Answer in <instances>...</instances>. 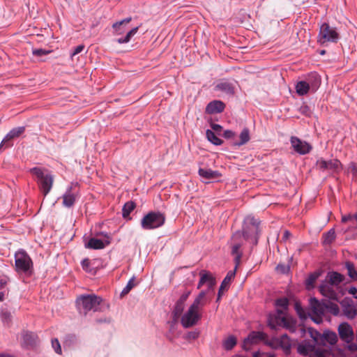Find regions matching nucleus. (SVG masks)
<instances>
[{"label": "nucleus", "instance_id": "7", "mask_svg": "<svg viewBox=\"0 0 357 357\" xmlns=\"http://www.w3.org/2000/svg\"><path fill=\"white\" fill-rule=\"evenodd\" d=\"M202 319V313L189 307L181 318V324L185 328L195 326Z\"/></svg>", "mask_w": 357, "mask_h": 357}, {"label": "nucleus", "instance_id": "43", "mask_svg": "<svg viewBox=\"0 0 357 357\" xmlns=\"http://www.w3.org/2000/svg\"><path fill=\"white\" fill-rule=\"evenodd\" d=\"M345 268L348 271V275L353 280H357V271L355 268L354 263L346 261Z\"/></svg>", "mask_w": 357, "mask_h": 357}, {"label": "nucleus", "instance_id": "30", "mask_svg": "<svg viewBox=\"0 0 357 357\" xmlns=\"http://www.w3.org/2000/svg\"><path fill=\"white\" fill-rule=\"evenodd\" d=\"M321 345H326L328 343L331 345H334L337 341V335L335 332L330 331H325L321 335Z\"/></svg>", "mask_w": 357, "mask_h": 357}, {"label": "nucleus", "instance_id": "25", "mask_svg": "<svg viewBox=\"0 0 357 357\" xmlns=\"http://www.w3.org/2000/svg\"><path fill=\"white\" fill-rule=\"evenodd\" d=\"M215 90L221 91L227 95L233 96L234 94V86L232 83L222 80L215 86Z\"/></svg>", "mask_w": 357, "mask_h": 357}, {"label": "nucleus", "instance_id": "11", "mask_svg": "<svg viewBox=\"0 0 357 357\" xmlns=\"http://www.w3.org/2000/svg\"><path fill=\"white\" fill-rule=\"evenodd\" d=\"M25 131L24 126L14 128L4 137L0 144V150L13 146V144L10 141L13 139L19 137Z\"/></svg>", "mask_w": 357, "mask_h": 357}, {"label": "nucleus", "instance_id": "22", "mask_svg": "<svg viewBox=\"0 0 357 357\" xmlns=\"http://www.w3.org/2000/svg\"><path fill=\"white\" fill-rule=\"evenodd\" d=\"M250 130L248 128H244L241 130V132L238 136V139H236V140L230 142V144H231V146L234 148L240 147L243 145L246 144L250 141Z\"/></svg>", "mask_w": 357, "mask_h": 357}, {"label": "nucleus", "instance_id": "49", "mask_svg": "<svg viewBox=\"0 0 357 357\" xmlns=\"http://www.w3.org/2000/svg\"><path fill=\"white\" fill-rule=\"evenodd\" d=\"M275 305L278 307H281L283 310H287L289 306V300L285 298H280L276 300Z\"/></svg>", "mask_w": 357, "mask_h": 357}, {"label": "nucleus", "instance_id": "13", "mask_svg": "<svg viewBox=\"0 0 357 357\" xmlns=\"http://www.w3.org/2000/svg\"><path fill=\"white\" fill-rule=\"evenodd\" d=\"M99 235L105 237L104 240L98 239L96 238H91L88 243L85 244V248L93 250L102 249L105 246L110 244V236L107 233L101 232Z\"/></svg>", "mask_w": 357, "mask_h": 357}, {"label": "nucleus", "instance_id": "15", "mask_svg": "<svg viewBox=\"0 0 357 357\" xmlns=\"http://www.w3.org/2000/svg\"><path fill=\"white\" fill-rule=\"evenodd\" d=\"M200 275V280L197 285V288L199 289L202 285L204 284H207L208 285V290L206 291L207 293L208 291H213L214 287L215 285V279L212 275V274L206 271L205 270H202L199 273Z\"/></svg>", "mask_w": 357, "mask_h": 357}, {"label": "nucleus", "instance_id": "37", "mask_svg": "<svg viewBox=\"0 0 357 357\" xmlns=\"http://www.w3.org/2000/svg\"><path fill=\"white\" fill-rule=\"evenodd\" d=\"M347 222H351V225L349 226L350 229L357 228V214H349L343 215L342 217V222L345 223Z\"/></svg>", "mask_w": 357, "mask_h": 357}, {"label": "nucleus", "instance_id": "58", "mask_svg": "<svg viewBox=\"0 0 357 357\" xmlns=\"http://www.w3.org/2000/svg\"><path fill=\"white\" fill-rule=\"evenodd\" d=\"M290 268L289 266H285L284 264H278L277 266V270L280 271L282 273H286L289 271Z\"/></svg>", "mask_w": 357, "mask_h": 357}, {"label": "nucleus", "instance_id": "5", "mask_svg": "<svg viewBox=\"0 0 357 357\" xmlns=\"http://www.w3.org/2000/svg\"><path fill=\"white\" fill-rule=\"evenodd\" d=\"M340 38L339 33L335 27L331 26L329 24L324 22L319 28L317 42L323 45L327 43H337Z\"/></svg>", "mask_w": 357, "mask_h": 357}, {"label": "nucleus", "instance_id": "42", "mask_svg": "<svg viewBox=\"0 0 357 357\" xmlns=\"http://www.w3.org/2000/svg\"><path fill=\"white\" fill-rule=\"evenodd\" d=\"M135 206H136L135 203L132 201L126 202L123 205V208H122V216L124 218H128L130 215V213L134 210Z\"/></svg>", "mask_w": 357, "mask_h": 357}, {"label": "nucleus", "instance_id": "50", "mask_svg": "<svg viewBox=\"0 0 357 357\" xmlns=\"http://www.w3.org/2000/svg\"><path fill=\"white\" fill-rule=\"evenodd\" d=\"M52 51L45 49H33L32 54L36 56H43L50 54Z\"/></svg>", "mask_w": 357, "mask_h": 357}, {"label": "nucleus", "instance_id": "60", "mask_svg": "<svg viewBox=\"0 0 357 357\" xmlns=\"http://www.w3.org/2000/svg\"><path fill=\"white\" fill-rule=\"evenodd\" d=\"M350 169L354 176H357V164L352 162L350 165Z\"/></svg>", "mask_w": 357, "mask_h": 357}, {"label": "nucleus", "instance_id": "62", "mask_svg": "<svg viewBox=\"0 0 357 357\" xmlns=\"http://www.w3.org/2000/svg\"><path fill=\"white\" fill-rule=\"evenodd\" d=\"M312 320L314 321L316 324H320L322 322L321 315L316 316L315 317H312Z\"/></svg>", "mask_w": 357, "mask_h": 357}, {"label": "nucleus", "instance_id": "32", "mask_svg": "<svg viewBox=\"0 0 357 357\" xmlns=\"http://www.w3.org/2000/svg\"><path fill=\"white\" fill-rule=\"evenodd\" d=\"M198 173L202 178L206 180L217 178L221 176L218 171H213L211 169L199 168Z\"/></svg>", "mask_w": 357, "mask_h": 357}, {"label": "nucleus", "instance_id": "20", "mask_svg": "<svg viewBox=\"0 0 357 357\" xmlns=\"http://www.w3.org/2000/svg\"><path fill=\"white\" fill-rule=\"evenodd\" d=\"M267 338V335L261 331H252L243 341V349L245 348V344H257L260 341H264Z\"/></svg>", "mask_w": 357, "mask_h": 357}, {"label": "nucleus", "instance_id": "31", "mask_svg": "<svg viewBox=\"0 0 357 357\" xmlns=\"http://www.w3.org/2000/svg\"><path fill=\"white\" fill-rule=\"evenodd\" d=\"M326 279L328 280L334 287H336L344 282L345 276L338 272L332 271L328 273Z\"/></svg>", "mask_w": 357, "mask_h": 357}, {"label": "nucleus", "instance_id": "35", "mask_svg": "<svg viewBox=\"0 0 357 357\" xmlns=\"http://www.w3.org/2000/svg\"><path fill=\"white\" fill-rule=\"evenodd\" d=\"M234 276H235V271H229L227 273V275L222 280V282L220 284V287L219 288L220 292H222L225 289H227V288L229 287V286L231 283V280L234 278Z\"/></svg>", "mask_w": 357, "mask_h": 357}, {"label": "nucleus", "instance_id": "26", "mask_svg": "<svg viewBox=\"0 0 357 357\" xmlns=\"http://www.w3.org/2000/svg\"><path fill=\"white\" fill-rule=\"evenodd\" d=\"M72 185L69 186L63 195V205L67 208L72 207L77 199V195L72 191Z\"/></svg>", "mask_w": 357, "mask_h": 357}, {"label": "nucleus", "instance_id": "36", "mask_svg": "<svg viewBox=\"0 0 357 357\" xmlns=\"http://www.w3.org/2000/svg\"><path fill=\"white\" fill-rule=\"evenodd\" d=\"M344 314L349 319H354L357 314V310L353 305L342 303Z\"/></svg>", "mask_w": 357, "mask_h": 357}, {"label": "nucleus", "instance_id": "34", "mask_svg": "<svg viewBox=\"0 0 357 357\" xmlns=\"http://www.w3.org/2000/svg\"><path fill=\"white\" fill-rule=\"evenodd\" d=\"M296 93L301 96L306 95L309 91H311L310 86H308L306 81H299L296 83Z\"/></svg>", "mask_w": 357, "mask_h": 357}, {"label": "nucleus", "instance_id": "1", "mask_svg": "<svg viewBox=\"0 0 357 357\" xmlns=\"http://www.w3.org/2000/svg\"><path fill=\"white\" fill-rule=\"evenodd\" d=\"M259 224L260 222L254 216L248 215L245 218L241 232L242 238L250 240L252 244L257 245L260 234Z\"/></svg>", "mask_w": 357, "mask_h": 357}, {"label": "nucleus", "instance_id": "8", "mask_svg": "<svg viewBox=\"0 0 357 357\" xmlns=\"http://www.w3.org/2000/svg\"><path fill=\"white\" fill-rule=\"evenodd\" d=\"M231 255L234 256V261L236 263V267L237 268L238 265L240 263L241 258L242 257V252L240 250L241 247L243 244V238L241 235V231H236L231 236Z\"/></svg>", "mask_w": 357, "mask_h": 357}, {"label": "nucleus", "instance_id": "3", "mask_svg": "<svg viewBox=\"0 0 357 357\" xmlns=\"http://www.w3.org/2000/svg\"><path fill=\"white\" fill-rule=\"evenodd\" d=\"M30 172L36 176L37 183L45 196L50 191L53 184V176L40 167H33Z\"/></svg>", "mask_w": 357, "mask_h": 357}, {"label": "nucleus", "instance_id": "14", "mask_svg": "<svg viewBox=\"0 0 357 357\" xmlns=\"http://www.w3.org/2000/svg\"><path fill=\"white\" fill-rule=\"evenodd\" d=\"M22 343L24 348L29 349H33L39 343V338L36 333L28 331L22 333Z\"/></svg>", "mask_w": 357, "mask_h": 357}, {"label": "nucleus", "instance_id": "53", "mask_svg": "<svg viewBox=\"0 0 357 357\" xmlns=\"http://www.w3.org/2000/svg\"><path fill=\"white\" fill-rule=\"evenodd\" d=\"M52 347L56 354H61V344L57 338H54L52 340Z\"/></svg>", "mask_w": 357, "mask_h": 357}, {"label": "nucleus", "instance_id": "51", "mask_svg": "<svg viewBox=\"0 0 357 357\" xmlns=\"http://www.w3.org/2000/svg\"><path fill=\"white\" fill-rule=\"evenodd\" d=\"M222 137L227 139H230L231 142L236 140V132L231 130H226L222 134Z\"/></svg>", "mask_w": 357, "mask_h": 357}, {"label": "nucleus", "instance_id": "41", "mask_svg": "<svg viewBox=\"0 0 357 357\" xmlns=\"http://www.w3.org/2000/svg\"><path fill=\"white\" fill-rule=\"evenodd\" d=\"M236 338L234 335H230L223 341L222 347L225 350L230 351L236 346Z\"/></svg>", "mask_w": 357, "mask_h": 357}, {"label": "nucleus", "instance_id": "16", "mask_svg": "<svg viewBox=\"0 0 357 357\" xmlns=\"http://www.w3.org/2000/svg\"><path fill=\"white\" fill-rule=\"evenodd\" d=\"M319 290L324 296L331 300H337V294L334 289V286L326 279L321 282Z\"/></svg>", "mask_w": 357, "mask_h": 357}, {"label": "nucleus", "instance_id": "21", "mask_svg": "<svg viewBox=\"0 0 357 357\" xmlns=\"http://www.w3.org/2000/svg\"><path fill=\"white\" fill-rule=\"evenodd\" d=\"M283 313L282 310L278 309L276 314L269 317L268 324L271 329L277 330L284 324L285 317L282 316Z\"/></svg>", "mask_w": 357, "mask_h": 357}, {"label": "nucleus", "instance_id": "47", "mask_svg": "<svg viewBox=\"0 0 357 357\" xmlns=\"http://www.w3.org/2000/svg\"><path fill=\"white\" fill-rule=\"evenodd\" d=\"M135 277H132L129 280L126 286L123 288L121 293V297L124 296L125 295L128 294L129 291L135 286Z\"/></svg>", "mask_w": 357, "mask_h": 357}, {"label": "nucleus", "instance_id": "33", "mask_svg": "<svg viewBox=\"0 0 357 357\" xmlns=\"http://www.w3.org/2000/svg\"><path fill=\"white\" fill-rule=\"evenodd\" d=\"M0 319L5 326L10 327L11 326L13 316L8 308L2 307L1 309Z\"/></svg>", "mask_w": 357, "mask_h": 357}, {"label": "nucleus", "instance_id": "59", "mask_svg": "<svg viewBox=\"0 0 357 357\" xmlns=\"http://www.w3.org/2000/svg\"><path fill=\"white\" fill-rule=\"evenodd\" d=\"M84 49V45H79L78 46H77L73 52L72 53V56H75L77 54H79L80 52H82Z\"/></svg>", "mask_w": 357, "mask_h": 357}, {"label": "nucleus", "instance_id": "45", "mask_svg": "<svg viewBox=\"0 0 357 357\" xmlns=\"http://www.w3.org/2000/svg\"><path fill=\"white\" fill-rule=\"evenodd\" d=\"M326 310H327L329 312L333 314V315H338L340 313V308L336 303L332 302L326 303Z\"/></svg>", "mask_w": 357, "mask_h": 357}, {"label": "nucleus", "instance_id": "48", "mask_svg": "<svg viewBox=\"0 0 357 357\" xmlns=\"http://www.w3.org/2000/svg\"><path fill=\"white\" fill-rule=\"evenodd\" d=\"M309 332L310 334V337L314 340V342L317 344H320V343L321 342L322 333H321L319 331L314 330L311 328H309Z\"/></svg>", "mask_w": 357, "mask_h": 357}, {"label": "nucleus", "instance_id": "61", "mask_svg": "<svg viewBox=\"0 0 357 357\" xmlns=\"http://www.w3.org/2000/svg\"><path fill=\"white\" fill-rule=\"evenodd\" d=\"M347 348L351 351H355L357 350V344L351 342L349 343H347Z\"/></svg>", "mask_w": 357, "mask_h": 357}, {"label": "nucleus", "instance_id": "39", "mask_svg": "<svg viewBox=\"0 0 357 357\" xmlns=\"http://www.w3.org/2000/svg\"><path fill=\"white\" fill-rule=\"evenodd\" d=\"M207 139L214 145L219 146L223 143V141L218 137L215 133L211 130H207L206 132Z\"/></svg>", "mask_w": 357, "mask_h": 357}, {"label": "nucleus", "instance_id": "57", "mask_svg": "<svg viewBox=\"0 0 357 357\" xmlns=\"http://www.w3.org/2000/svg\"><path fill=\"white\" fill-rule=\"evenodd\" d=\"M210 126H211V128H212L213 131L214 132H216V133H218V134H220V132L222 131V127L220 125H219V124H216V123H211L210 124Z\"/></svg>", "mask_w": 357, "mask_h": 357}, {"label": "nucleus", "instance_id": "9", "mask_svg": "<svg viewBox=\"0 0 357 357\" xmlns=\"http://www.w3.org/2000/svg\"><path fill=\"white\" fill-rule=\"evenodd\" d=\"M290 143L294 151L300 155L307 154L312 149V146L308 142L296 136L291 137Z\"/></svg>", "mask_w": 357, "mask_h": 357}, {"label": "nucleus", "instance_id": "55", "mask_svg": "<svg viewBox=\"0 0 357 357\" xmlns=\"http://www.w3.org/2000/svg\"><path fill=\"white\" fill-rule=\"evenodd\" d=\"M299 112L301 114L306 116H310L312 112L310 109V107L307 105H303L299 108Z\"/></svg>", "mask_w": 357, "mask_h": 357}, {"label": "nucleus", "instance_id": "6", "mask_svg": "<svg viewBox=\"0 0 357 357\" xmlns=\"http://www.w3.org/2000/svg\"><path fill=\"white\" fill-rule=\"evenodd\" d=\"M15 269L18 273H31L33 262L26 251L20 250L15 254Z\"/></svg>", "mask_w": 357, "mask_h": 357}, {"label": "nucleus", "instance_id": "63", "mask_svg": "<svg viewBox=\"0 0 357 357\" xmlns=\"http://www.w3.org/2000/svg\"><path fill=\"white\" fill-rule=\"evenodd\" d=\"M349 293L351 295H353L354 296H355L356 294H357V288L355 287H351L349 289Z\"/></svg>", "mask_w": 357, "mask_h": 357}, {"label": "nucleus", "instance_id": "10", "mask_svg": "<svg viewBox=\"0 0 357 357\" xmlns=\"http://www.w3.org/2000/svg\"><path fill=\"white\" fill-rule=\"evenodd\" d=\"M266 344L273 348H281L285 354H289L291 348L290 339L287 334L282 335L279 338H273Z\"/></svg>", "mask_w": 357, "mask_h": 357}, {"label": "nucleus", "instance_id": "52", "mask_svg": "<svg viewBox=\"0 0 357 357\" xmlns=\"http://www.w3.org/2000/svg\"><path fill=\"white\" fill-rule=\"evenodd\" d=\"M199 336V331L197 330H195L193 331L188 332L185 335V338L188 340H194L197 339Z\"/></svg>", "mask_w": 357, "mask_h": 357}, {"label": "nucleus", "instance_id": "28", "mask_svg": "<svg viewBox=\"0 0 357 357\" xmlns=\"http://www.w3.org/2000/svg\"><path fill=\"white\" fill-rule=\"evenodd\" d=\"M321 274V271H315L308 275L307 278L304 282L305 287L307 290L310 291L315 287V282Z\"/></svg>", "mask_w": 357, "mask_h": 357}, {"label": "nucleus", "instance_id": "54", "mask_svg": "<svg viewBox=\"0 0 357 357\" xmlns=\"http://www.w3.org/2000/svg\"><path fill=\"white\" fill-rule=\"evenodd\" d=\"M82 268L88 272V273H93V270L90 268L91 262L89 259H84L81 262Z\"/></svg>", "mask_w": 357, "mask_h": 357}, {"label": "nucleus", "instance_id": "23", "mask_svg": "<svg viewBox=\"0 0 357 357\" xmlns=\"http://www.w3.org/2000/svg\"><path fill=\"white\" fill-rule=\"evenodd\" d=\"M311 89V92L314 93L320 86L321 79L320 75L316 72L310 73L305 80Z\"/></svg>", "mask_w": 357, "mask_h": 357}, {"label": "nucleus", "instance_id": "24", "mask_svg": "<svg viewBox=\"0 0 357 357\" xmlns=\"http://www.w3.org/2000/svg\"><path fill=\"white\" fill-rule=\"evenodd\" d=\"M206 294V291H201L190 307L201 312L207 302Z\"/></svg>", "mask_w": 357, "mask_h": 357}, {"label": "nucleus", "instance_id": "19", "mask_svg": "<svg viewBox=\"0 0 357 357\" xmlns=\"http://www.w3.org/2000/svg\"><path fill=\"white\" fill-rule=\"evenodd\" d=\"M225 104L219 100H215L208 102L205 112L208 114H215L222 112L225 109Z\"/></svg>", "mask_w": 357, "mask_h": 357}, {"label": "nucleus", "instance_id": "2", "mask_svg": "<svg viewBox=\"0 0 357 357\" xmlns=\"http://www.w3.org/2000/svg\"><path fill=\"white\" fill-rule=\"evenodd\" d=\"M102 301V298L94 294H82L77 298L76 304L79 313L86 315L89 311L99 310Z\"/></svg>", "mask_w": 357, "mask_h": 357}, {"label": "nucleus", "instance_id": "18", "mask_svg": "<svg viewBox=\"0 0 357 357\" xmlns=\"http://www.w3.org/2000/svg\"><path fill=\"white\" fill-rule=\"evenodd\" d=\"M340 165V162L337 159L326 160L320 158L317 161V166L321 171L331 170L335 172L339 169Z\"/></svg>", "mask_w": 357, "mask_h": 357}, {"label": "nucleus", "instance_id": "38", "mask_svg": "<svg viewBox=\"0 0 357 357\" xmlns=\"http://www.w3.org/2000/svg\"><path fill=\"white\" fill-rule=\"evenodd\" d=\"M314 349V347L310 344H300L298 346V352L305 356H309Z\"/></svg>", "mask_w": 357, "mask_h": 357}, {"label": "nucleus", "instance_id": "4", "mask_svg": "<svg viewBox=\"0 0 357 357\" xmlns=\"http://www.w3.org/2000/svg\"><path fill=\"white\" fill-rule=\"evenodd\" d=\"M165 222V216L160 212L151 211L141 220L143 229L151 230L162 227Z\"/></svg>", "mask_w": 357, "mask_h": 357}, {"label": "nucleus", "instance_id": "17", "mask_svg": "<svg viewBox=\"0 0 357 357\" xmlns=\"http://www.w3.org/2000/svg\"><path fill=\"white\" fill-rule=\"evenodd\" d=\"M338 334L340 339L346 343L352 342L354 337L352 327L346 322H343L339 325Z\"/></svg>", "mask_w": 357, "mask_h": 357}, {"label": "nucleus", "instance_id": "56", "mask_svg": "<svg viewBox=\"0 0 357 357\" xmlns=\"http://www.w3.org/2000/svg\"><path fill=\"white\" fill-rule=\"evenodd\" d=\"M295 310L296 311L298 315L301 318L305 317L304 310H303L302 306L300 304L296 303V305H295Z\"/></svg>", "mask_w": 357, "mask_h": 357}, {"label": "nucleus", "instance_id": "12", "mask_svg": "<svg viewBox=\"0 0 357 357\" xmlns=\"http://www.w3.org/2000/svg\"><path fill=\"white\" fill-rule=\"evenodd\" d=\"M190 293V291H185L176 302L172 311L173 323H176L181 316L185 307V303L188 298Z\"/></svg>", "mask_w": 357, "mask_h": 357}, {"label": "nucleus", "instance_id": "46", "mask_svg": "<svg viewBox=\"0 0 357 357\" xmlns=\"http://www.w3.org/2000/svg\"><path fill=\"white\" fill-rule=\"evenodd\" d=\"M324 244H331L335 238V232L333 229H330L324 236Z\"/></svg>", "mask_w": 357, "mask_h": 357}, {"label": "nucleus", "instance_id": "40", "mask_svg": "<svg viewBox=\"0 0 357 357\" xmlns=\"http://www.w3.org/2000/svg\"><path fill=\"white\" fill-rule=\"evenodd\" d=\"M281 327L288 330L291 333H295L297 328L296 322L292 319H289L285 317L284 324H282Z\"/></svg>", "mask_w": 357, "mask_h": 357}, {"label": "nucleus", "instance_id": "29", "mask_svg": "<svg viewBox=\"0 0 357 357\" xmlns=\"http://www.w3.org/2000/svg\"><path fill=\"white\" fill-rule=\"evenodd\" d=\"M132 20V17H126L121 21L114 22L112 24L113 33L114 35H121L126 31V25Z\"/></svg>", "mask_w": 357, "mask_h": 357}, {"label": "nucleus", "instance_id": "27", "mask_svg": "<svg viewBox=\"0 0 357 357\" xmlns=\"http://www.w3.org/2000/svg\"><path fill=\"white\" fill-rule=\"evenodd\" d=\"M310 305L312 313L316 315H324L326 310V303H320L315 298H310Z\"/></svg>", "mask_w": 357, "mask_h": 357}, {"label": "nucleus", "instance_id": "44", "mask_svg": "<svg viewBox=\"0 0 357 357\" xmlns=\"http://www.w3.org/2000/svg\"><path fill=\"white\" fill-rule=\"evenodd\" d=\"M139 29V27L138 26H136V27H134L132 28L131 30H130L126 35L125 37L123 38H118L117 39V42L119 43V44H123V43H128L130 39L132 38V36H134L137 31Z\"/></svg>", "mask_w": 357, "mask_h": 357}, {"label": "nucleus", "instance_id": "64", "mask_svg": "<svg viewBox=\"0 0 357 357\" xmlns=\"http://www.w3.org/2000/svg\"><path fill=\"white\" fill-rule=\"evenodd\" d=\"M315 355L317 357H325L324 351L320 349H317L315 351Z\"/></svg>", "mask_w": 357, "mask_h": 357}]
</instances>
